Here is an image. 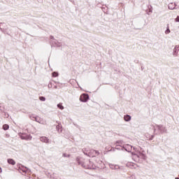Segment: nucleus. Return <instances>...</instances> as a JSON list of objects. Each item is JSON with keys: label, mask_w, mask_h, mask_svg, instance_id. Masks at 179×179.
Returning <instances> with one entry per match:
<instances>
[{"label": "nucleus", "mask_w": 179, "mask_h": 179, "mask_svg": "<svg viewBox=\"0 0 179 179\" xmlns=\"http://www.w3.org/2000/svg\"><path fill=\"white\" fill-rule=\"evenodd\" d=\"M76 161L79 166H82L84 169H88L92 170V169H94V166H93V162H92L90 160L86 161L85 163L83 162H80V158L77 157Z\"/></svg>", "instance_id": "f257e3e1"}, {"label": "nucleus", "mask_w": 179, "mask_h": 179, "mask_svg": "<svg viewBox=\"0 0 179 179\" xmlns=\"http://www.w3.org/2000/svg\"><path fill=\"white\" fill-rule=\"evenodd\" d=\"M155 127L161 134H167V128L163 124H156Z\"/></svg>", "instance_id": "f03ea898"}, {"label": "nucleus", "mask_w": 179, "mask_h": 179, "mask_svg": "<svg viewBox=\"0 0 179 179\" xmlns=\"http://www.w3.org/2000/svg\"><path fill=\"white\" fill-rule=\"evenodd\" d=\"M132 149H134V150H135V147H133L132 145H129V144H127V145H123V147H122V150H126V152H131L132 151Z\"/></svg>", "instance_id": "7ed1b4c3"}, {"label": "nucleus", "mask_w": 179, "mask_h": 179, "mask_svg": "<svg viewBox=\"0 0 179 179\" xmlns=\"http://www.w3.org/2000/svg\"><path fill=\"white\" fill-rule=\"evenodd\" d=\"M89 100V94H83L80 97V101L83 103H86Z\"/></svg>", "instance_id": "20e7f679"}, {"label": "nucleus", "mask_w": 179, "mask_h": 179, "mask_svg": "<svg viewBox=\"0 0 179 179\" xmlns=\"http://www.w3.org/2000/svg\"><path fill=\"white\" fill-rule=\"evenodd\" d=\"M50 40H52V44L53 45H55L56 47H61V45H62L61 43H58V41L54 38L53 36H50Z\"/></svg>", "instance_id": "39448f33"}, {"label": "nucleus", "mask_w": 179, "mask_h": 179, "mask_svg": "<svg viewBox=\"0 0 179 179\" xmlns=\"http://www.w3.org/2000/svg\"><path fill=\"white\" fill-rule=\"evenodd\" d=\"M21 139L24 141H31L30 135L22 134L20 136Z\"/></svg>", "instance_id": "423d86ee"}, {"label": "nucleus", "mask_w": 179, "mask_h": 179, "mask_svg": "<svg viewBox=\"0 0 179 179\" xmlns=\"http://www.w3.org/2000/svg\"><path fill=\"white\" fill-rule=\"evenodd\" d=\"M40 141L43 143H50V139H48V138H47L46 136L40 137Z\"/></svg>", "instance_id": "0eeeda50"}, {"label": "nucleus", "mask_w": 179, "mask_h": 179, "mask_svg": "<svg viewBox=\"0 0 179 179\" xmlns=\"http://www.w3.org/2000/svg\"><path fill=\"white\" fill-rule=\"evenodd\" d=\"M178 51H179V46L178 45L175 46L173 52V55L174 57H177L178 55Z\"/></svg>", "instance_id": "6e6552de"}, {"label": "nucleus", "mask_w": 179, "mask_h": 179, "mask_svg": "<svg viewBox=\"0 0 179 179\" xmlns=\"http://www.w3.org/2000/svg\"><path fill=\"white\" fill-rule=\"evenodd\" d=\"M109 167L112 170H118V169H120V165H117V164H109Z\"/></svg>", "instance_id": "1a4fd4ad"}, {"label": "nucleus", "mask_w": 179, "mask_h": 179, "mask_svg": "<svg viewBox=\"0 0 179 179\" xmlns=\"http://www.w3.org/2000/svg\"><path fill=\"white\" fill-rule=\"evenodd\" d=\"M176 6H177V4H176V3H170L168 5V8L169 9H170L171 10H173L174 9H176Z\"/></svg>", "instance_id": "9d476101"}, {"label": "nucleus", "mask_w": 179, "mask_h": 179, "mask_svg": "<svg viewBox=\"0 0 179 179\" xmlns=\"http://www.w3.org/2000/svg\"><path fill=\"white\" fill-rule=\"evenodd\" d=\"M19 169L21 171H23V173H27V171H29V168H27L23 165L20 166Z\"/></svg>", "instance_id": "9b49d317"}, {"label": "nucleus", "mask_w": 179, "mask_h": 179, "mask_svg": "<svg viewBox=\"0 0 179 179\" xmlns=\"http://www.w3.org/2000/svg\"><path fill=\"white\" fill-rule=\"evenodd\" d=\"M7 162L8 164H11L12 166H15V164H16V162H15L13 159H8Z\"/></svg>", "instance_id": "f8f14e48"}, {"label": "nucleus", "mask_w": 179, "mask_h": 179, "mask_svg": "<svg viewBox=\"0 0 179 179\" xmlns=\"http://www.w3.org/2000/svg\"><path fill=\"white\" fill-rule=\"evenodd\" d=\"M124 121H126L127 122H129V121L131 120V115H124Z\"/></svg>", "instance_id": "ddd939ff"}, {"label": "nucleus", "mask_w": 179, "mask_h": 179, "mask_svg": "<svg viewBox=\"0 0 179 179\" xmlns=\"http://www.w3.org/2000/svg\"><path fill=\"white\" fill-rule=\"evenodd\" d=\"M33 118H34V120L36 122H38L39 124H42V121L41 119H40V117H33Z\"/></svg>", "instance_id": "4468645a"}, {"label": "nucleus", "mask_w": 179, "mask_h": 179, "mask_svg": "<svg viewBox=\"0 0 179 179\" xmlns=\"http://www.w3.org/2000/svg\"><path fill=\"white\" fill-rule=\"evenodd\" d=\"M3 129L4 130V131H8V129H9V125L8 124H3Z\"/></svg>", "instance_id": "2eb2a0df"}, {"label": "nucleus", "mask_w": 179, "mask_h": 179, "mask_svg": "<svg viewBox=\"0 0 179 179\" xmlns=\"http://www.w3.org/2000/svg\"><path fill=\"white\" fill-rule=\"evenodd\" d=\"M92 153H94V155L93 156H99V155H100V152H99V151L97 150H92Z\"/></svg>", "instance_id": "dca6fc26"}, {"label": "nucleus", "mask_w": 179, "mask_h": 179, "mask_svg": "<svg viewBox=\"0 0 179 179\" xmlns=\"http://www.w3.org/2000/svg\"><path fill=\"white\" fill-rule=\"evenodd\" d=\"M122 148H124V146H121L120 145H117L115 147V149H117V150H122Z\"/></svg>", "instance_id": "f3484780"}, {"label": "nucleus", "mask_w": 179, "mask_h": 179, "mask_svg": "<svg viewBox=\"0 0 179 179\" xmlns=\"http://www.w3.org/2000/svg\"><path fill=\"white\" fill-rule=\"evenodd\" d=\"M56 129L58 131V132H62V129H61V126L59 124L56 126Z\"/></svg>", "instance_id": "a211bd4d"}, {"label": "nucleus", "mask_w": 179, "mask_h": 179, "mask_svg": "<svg viewBox=\"0 0 179 179\" xmlns=\"http://www.w3.org/2000/svg\"><path fill=\"white\" fill-rule=\"evenodd\" d=\"M57 107L59 108V110H64V106H62V103H58Z\"/></svg>", "instance_id": "6ab92c4d"}, {"label": "nucleus", "mask_w": 179, "mask_h": 179, "mask_svg": "<svg viewBox=\"0 0 179 179\" xmlns=\"http://www.w3.org/2000/svg\"><path fill=\"white\" fill-rule=\"evenodd\" d=\"M52 76H53V78H57V76H58V73H57V72H53V73H52Z\"/></svg>", "instance_id": "aec40b11"}, {"label": "nucleus", "mask_w": 179, "mask_h": 179, "mask_svg": "<svg viewBox=\"0 0 179 179\" xmlns=\"http://www.w3.org/2000/svg\"><path fill=\"white\" fill-rule=\"evenodd\" d=\"M39 99L41 100V101H45V97L44 96H40Z\"/></svg>", "instance_id": "412c9836"}, {"label": "nucleus", "mask_w": 179, "mask_h": 179, "mask_svg": "<svg viewBox=\"0 0 179 179\" xmlns=\"http://www.w3.org/2000/svg\"><path fill=\"white\" fill-rule=\"evenodd\" d=\"M170 31H171L170 29L167 28L165 33H166V34H169L170 33Z\"/></svg>", "instance_id": "4be33fe9"}, {"label": "nucleus", "mask_w": 179, "mask_h": 179, "mask_svg": "<svg viewBox=\"0 0 179 179\" xmlns=\"http://www.w3.org/2000/svg\"><path fill=\"white\" fill-rule=\"evenodd\" d=\"M116 143H118L119 145H122L123 141H117Z\"/></svg>", "instance_id": "5701e85b"}, {"label": "nucleus", "mask_w": 179, "mask_h": 179, "mask_svg": "<svg viewBox=\"0 0 179 179\" xmlns=\"http://www.w3.org/2000/svg\"><path fill=\"white\" fill-rule=\"evenodd\" d=\"M175 22H179V15H178L177 17L175 19Z\"/></svg>", "instance_id": "b1692460"}, {"label": "nucleus", "mask_w": 179, "mask_h": 179, "mask_svg": "<svg viewBox=\"0 0 179 179\" xmlns=\"http://www.w3.org/2000/svg\"><path fill=\"white\" fill-rule=\"evenodd\" d=\"M154 138H155V136L152 135V136H150L149 140H150V141H152V139H153Z\"/></svg>", "instance_id": "393cba45"}, {"label": "nucleus", "mask_w": 179, "mask_h": 179, "mask_svg": "<svg viewBox=\"0 0 179 179\" xmlns=\"http://www.w3.org/2000/svg\"><path fill=\"white\" fill-rule=\"evenodd\" d=\"M83 151L84 155H85L86 156H90V155L87 154V152H85V150H83Z\"/></svg>", "instance_id": "a878e982"}, {"label": "nucleus", "mask_w": 179, "mask_h": 179, "mask_svg": "<svg viewBox=\"0 0 179 179\" xmlns=\"http://www.w3.org/2000/svg\"><path fill=\"white\" fill-rule=\"evenodd\" d=\"M0 173H2V168L0 166Z\"/></svg>", "instance_id": "bb28decb"}, {"label": "nucleus", "mask_w": 179, "mask_h": 179, "mask_svg": "<svg viewBox=\"0 0 179 179\" xmlns=\"http://www.w3.org/2000/svg\"><path fill=\"white\" fill-rule=\"evenodd\" d=\"M64 157H66V154H63Z\"/></svg>", "instance_id": "cd10ccee"}, {"label": "nucleus", "mask_w": 179, "mask_h": 179, "mask_svg": "<svg viewBox=\"0 0 179 179\" xmlns=\"http://www.w3.org/2000/svg\"><path fill=\"white\" fill-rule=\"evenodd\" d=\"M175 179H179V178H176Z\"/></svg>", "instance_id": "c85d7f7f"}, {"label": "nucleus", "mask_w": 179, "mask_h": 179, "mask_svg": "<svg viewBox=\"0 0 179 179\" xmlns=\"http://www.w3.org/2000/svg\"><path fill=\"white\" fill-rule=\"evenodd\" d=\"M106 149H108V148H106Z\"/></svg>", "instance_id": "c756f323"}]
</instances>
